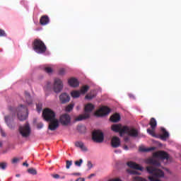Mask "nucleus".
Masks as SVG:
<instances>
[{"instance_id":"obj_23","label":"nucleus","mask_w":181,"mask_h":181,"mask_svg":"<svg viewBox=\"0 0 181 181\" xmlns=\"http://www.w3.org/2000/svg\"><path fill=\"white\" fill-rule=\"evenodd\" d=\"M25 103L30 105L32 104V97L30 96V93L28 91H25Z\"/></svg>"},{"instance_id":"obj_51","label":"nucleus","mask_w":181,"mask_h":181,"mask_svg":"<svg viewBox=\"0 0 181 181\" xmlns=\"http://www.w3.org/2000/svg\"><path fill=\"white\" fill-rule=\"evenodd\" d=\"M123 148L124 149V151H128V149H129L128 146H127V145L123 146Z\"/></svg>"},{"instance_id":"obj_6","label":"nucleus","mask_w":181,"mask_h":181,"mask_svg":"<svg viewBox=\"0 0 181 181\" xmlns=\"http://www.w3.org/2000/svg\"><path fill=\"white\" fill-rule=\"evenodd\" d=\"M42 117L45 121L56 119V113L52 109L46 108L42 112Z\"/></svg>"},{"instance_id":"obj_55","label":"nucleus","mask_w":181,"mask_h":181,"mask_svg":"<svg viewBox=\"0 0 181 181\" xmlns=\"http://www.w3.org/2000/svg\"><path fill=\"white\" fill-rule=\"evenodd\" d=\"M16 177H21V175H20V174H16Z\"/></svg>"},{"instance_id":"obj_27","label":"nucleus","mask_w":181,"mask_h":181,"mask_svg":"<svg viewBox=\"0 0 181 181\" xmlns=\"http://www.w3.org/2000/svg\"><path fill=\"white\" fill-rule=\"evenodd\" d=\"M149 125H151V129H155V128H156V119H155V118L152 117L150 120V123Z\"/></svg>"},{"instance_id":"obj_8","label":"nucleus","mask_w":181,"mask_h":181,"mask_svg":"<svg viewBox=\"0 0 181 181\" xmlns=\"http://www.w3.org/2000/svg\"><path fill=\"white\" fill-rule=\"evenodd\" d=\"M92 139L94 142L101 144L104 141V133L100 130H95L92 134Z\"/></svg>"},{"instance_id":"obj_38","label":"nucleus","mask_w":181,"mask_h":181,"mask_svg":"<svg viewBox=\"0 0 181 181\" xmlns=\"http://www.w3.org/2000/svg\"><path fill=\"white\" fill-rule=\"evenodd\" d=\"M64 74H66V69H59V76H64Z\"/></svg>"},{"instance_id":"obj_48","label":"nucleus","mask_w":181,"mask_h":181,"mask_svg":"<svg viewBox=\"0 0 181 181\" xmlns=\"http://www.w3.org/2000/svg\"><path fill=\"white\" fill-rule=\"evenodd\" d=\"M93 176H95V174H90V175L88 177V179H91V177H93Z\"/></svg>"},{"instance_id":"obj_30","label":"nucleus","mask_w":181,"mask_h":181,"mask_svg":"<svg viewBox=\"0 0 181 181\" xmlns=\"http://www.w3.org/2000/svg\"><path fill=\"white\" fill-rule=\"evenodd\" d=\"M73 108H74V104L71 103V104L68 105L66 107V112H70V111H71V110H73Z\"/></svg>"},{"instance_id":"obj_52","label":"nucleus","mask_w":181,"mask_h":181,"mask_svg":"<svg viewBox=\"0 0 181 181\" xmlns=\"http://www.w3.org/2000/svg\"><path fill=\"white\" fill-rule=\"evenodd\" d=\"M129 141V137H124V142H128Z\"/></svg>"},{"instance_id":"obj_17","label":"nucleus","mask_w":181,"mask_h":181,"mask_svg":"<svg viewBox=\"0 0 181 181\" xmlns=\"http://www.w3.org/2000/svg\"><path fill=\"white\" fill-rule=\"evenodd\" d=\"M160 131L162 134L160 135V139H161V141H166V139L169 138V132L166 131V129H165V127H161Z\"/></svg>"},{"instance_id":"obj_29","label":"nucleus","mask_w":181,"mask_h":181,"mask_svg":"<svg viewBox=\"0 0 181 181\" xmlns=\"http://www.w3.org/2000/svg\"><path fill=\"white\" fill-rule=\"evenodd\" d=\"M28 173H30V175H37V171L35 168H29L28 170Z\"/></svg>"},{"instance_id":"obj_7","label":"nucleus","mask_w":181,"mask_h":181,"mask_svg":"<svg viewBox=\"0 0 181 181\" xmlns=\"http://www.w3.org/2000/svg\"><path fill=\"white\" fill-rule=\"evenodd\" d=\"M18 131L23 138H29L30 136V126L26 123L24 126H20Z\"/></svg>"},{"instance_id":"obj_39","label":"nucleus","mask_w":181,"mask_h":181,"mask_svg":"<svg viewBox=\"0 0 181 181\" xmlns=\"http://www.w3.org/2000/svg\"><path fill=\"white\" fill-rule=\"evenodd\" d=\"M0 168L5 170L6 169V163H0Z\"/></svg>"},{"instance_id":"obj_40","label":"nucleus","mask_w":181,"mask_h":181,"mask_svg":"<svg viewBox=\"0 0 181 181\" xmlns=\"http://www.w3.org/2000/svg\"><path fill=\"white\" fill-rule=\"evenodd\" d=\"M37 128L38 129H42V128H43V123H42V122L38 123V124H37Z\"/></svg>"},{"instance_id":"obj_50","label":"nucleus","mask_w":181,"mask_h":181,"mask_svg":"<svg viewBox=\"0 0 181 181\" xmlns=\"http://www.w3.org/2000/svg\"><path fill=\"white\" fill-rule=\"evenodd\" d=\"M76 181H86L84 178H78Z\"/></svg>"},{"instance_id":"obj_45","label":"nucleus","mask_w":181,"mask_h":181,"mask_svg":"<svg viewBox=\"0 0 181 181\" xmlns=\"http://www.w3.org/2000/svg\"><path fill=\"white\" fill-rule=\"evenodd\" d=\"M71 176H81V173H74L70 174Z\"/></svg>"},{"instance_id":"obj_13","label":"nucleus","mask_w":181,"mask_h":181,"mask_svg":"<svg viewBox=\"0 0 181 181\" xmlns=\"http://www.w3.org/2000/svg\"><path fill=\"white\" fill-rule=\"evenodd\" d=\"M49 122L48 129L49 131H56L59 128V119H53L52 120H48Z\"/></svg>"},{"instance_id":"obj_16","label":"nucleus","mask_w":181,"mask_h":181,"mask_svg":"<svg viewBox=\"0 0 181 181\" xmlns=\"http://www.w3.org/2000/svg\"><path fill=\"white\" fill-rule=\"evenodd\" d=\"M112 148H118L121 145V140L119 137L113 136L111 141Z\"/></svg>"},{"instance_id":"obj_26","label":"nucleus","mask_w":181,"mask_h":181,"mask_svg":"<svg viewBox=\"0 0 181 181\" xmlns=\"http://www.w3.org/2000/svg\"><path fill=\"white\" fill-rule=\"evenodd\" d=\"M80 90H73L71 92V95L73 98H78V97H80Z\"/></svg>"},{"instance_id":"obj_35","label":"nucleus","mask_w":181,"mask_h":181,"mask_svg":"<svg viewBox=\"0 0 181 181\" xmlns=\"http://www.w3.org/2000/svg\"><path fill=\"white\" fill-rule=\"evenodd\" d=\"M83 164V159H79V160H76L75 161V165L78 166V168H80V166H81V165Z\"/></svg>"},{"instance_id":"obj_31","label":"nucleus","mask_w":181,"mask_h":181,"mask_svg":"<svg viewBox=\"0 0 181 181\" xmlns=\"http://www.w3.org/2000/svg\"><path fill=\"white\" fill-rule=\"evenodd\" d=\"M147 132L149 134V135H151V136H156V134H155V129H147Z\"/></svg>"},{"instance_id":"obj_18","label":"nucleus","mask_w":181,"mask_h":181,"mask_svg":"<svg viewBox=\"0 0 181 181\" xmlns=\"http://www.w3.org/2000/svg\"><path fill=\"white\" fill-rule=\"evenodd\" d=\"M68 83L71 87H78L80 86V82L76 78H71L68 80Z\"/></svg>"},{"instance_id":"obj_25","label":"nucleus","mask_w":181,"mask_h":181,"mask_svg":"<svg viewBox=\"0 0 181 181\" xmlns=\"http://www.w3.org/2000/svg\"><path fill=\"white\" fill-rule=\"evenodd\" d=\"M156 148L155 147H150V148H145V147H140L139 151L140 152H152V151H155Z\"/></svg>"},{"instance_id":"obj_32","label":"nucleus","mask_w":181,"mask_h":181,"mask_svg":"<svg viewBox=\"0 0 181 181\" xmlns=\"http://www.w3.org/2000/svg\"><path fill=\"white\" fill-rule=\"evenodd\" d=\"M45 73H47V74H52L53 73V69L52 67L47 66L44 69Z\"/></svg>"},{"instance_id":"obj_10","label":"nucleus","mask_w":181,"mask_h":181,"mask_svg":"<svg viewBox=\"0 0 181 181\" xmlns=\"http://www.w3.org/2000/svg\"><path fill=\"white\" fill-rule=\"evenodd\" d=\"M110 112H111V109H110L108 107L105 106L97 110L95 112V115L96 117H105V115H108Z\"/></svg>"},{"instance_id":"obj_11","label":"nucleus","mask_w":181,"mask_h":181,"mask_svg":"<svg viewBox=\"0 0 181 181\" xmlns=\"http://www.w3.org/2000/svg\"><path fill=\"white\" fill-rule=\"evenodd\" d=\"M153 158H156L157 159H162L163 160H168L169 159V154L163 151H159L157 152L153 153Z\"/></svg>"},{"instance_id":"obj_46","label":"nucleus","mask_w":181,"mask_h":181,"mask_svg":"<svg viewBox=\"0 0 181 181\" xmlns=\"http://www.w3.org/2000/svg\"><path fill=\"white\" fill-rule=\"evenodd\" d=\"M52 177H54V179H59L60 177V175L58 174H55L52 175Z\"/></svg>"},{"instance_id":"obj_14","label":"nucleus","mask_w":181,"mask_h":181,"mask_svg":"<svg viewBox=\"0 0 181 181\" xmlns=\"http://www.w3.org/2000/svg\"><path fill=\"white\" fill-rule=\"evenodd\" d=\"M127 165L132 169H136V170H141V172L144 170V168L142 166L139 165V164H136L134 162L129 161L127 162Z\"/></svg>"},{"instance_id":"obj_42","label":"nucleus","mask_w":181,"mask_h":181,"mask_svg":"<svg viewBox=\"0 0 181 181\" xmlns=\"http://www.w3.org/2000/svg\"><path fill=\"white\" fill-rule=\"evenodd\" d=\"M87 166L89 170L90 169H91V168H93V163H91V161H88Z\"/></svg>"},{"instance_id":"obj_49","label":"nucleus","mask_w":181,"mask_h":181,"mask_svg":"<svg viewBox=\"0 0 181 181\" xmlns=\"http://www.w3.org/2000/svg\"><path fill=\"white\" fill-rule=\"evenodd\" d=\"M23 166H26V168L29 167V164H28V163H23Z\"/></svg>"},{"instance_id":"obj_41","label":"nucleus","mask_w":181,"mask_h":181,"mask_svg":"<svg viewBox=\"0 0 181 181\" xmlns=\"http://www.w3.org/2000/svg\"><path fill=\"white\" fill-rule=\"evenodd\" d=\"M129 173H131V175H141V173H138L136 170H131Z\"/></svg>"},{"instance_id":"obj_34","label":"nucleus","mask_w":181,"mask_h":181,"mask_svg":"<svg viewBox=\"0 0 181 181\" xmlns=\"http://www.w3.org/2000/svg\"><path fill=\"white\" fill-rule=\"evenodd\" d=\"M95 97V95H94V94L88 93L86 95L85 98L86 100H93V98H94Z\"/></svg>"},{"instance_id":"obj_12","label":"nucleus","mask_w":181,"mask_h":181,"mask_svg":"<svg viewBox=\"0 0 181 181\" xmlns=\"http://www.w3.org/2000/svg\"><path fill=\"white\" fill-rule=\"evenodd\" d=\"M59 122L62 124V125L67 126L70 122H71V117H70V115L65 113L64 115H62L59 117Z\"/></svg>"},{"instance_id":"obj_20","label":"nucleus","mask_w":181,"mask_h":181,"mask_svg":"<svg viewBox=\"0 0 181 181\" xmlns=\"http://www.w3.org/2000/svg\"><path fill=\"white\" fill-rule=\"evenodd\" d=\"M146 163L149 165H153V166H160V163L158 160L154 158H148L146 160Z\"/></svg>"},{"instance_id":"obj_28","label":"nucleus","mask_w":181,"mask_h":181,"mask_svg":"<svg viewBox=\"0 0 181 181\" xmlns=\"http://www.w3.org/2000/svg\"><path fill=\"white\" fill-rule=\"evenodd\" d=\"M89 88H90V87L88 86H82L79 93H81V94H86V93H87V91H88Z\"/></svg>"},{"instance_id":"obj_4","label":"nucleus","mask_w":181,"mask_h":181,"mask_svg":"<svg viewBox=\"0 0 181 181\" xmlns=\"http://www.w3.org/2000/svg\"><path fill=\"white\" fill-rule=\"evenodd\" d=\"M94 110V105L92 103H88L84 108L85 113L83 115H80L76 117L75 121H83V119H87L90 118V113Z\"/></svg>"},{"instance_id":"obj_1","label":"nucleus","mask_w":181,"mask_h":181,"mask_svg":"<svg viewBox=\"0 0 181 181\" xmlns=\"http://www.w3.org/2000/svg\"><path fill=\"white\" fill-rule=\"evenodd\" d=\"M112 131H114V132H119L120 136H122L124 134H127L129 136H132L133 138H136V136H138V130L128 126L113 124L112 125Z\"/></svg>"},{"instance_id":"obj_44","label":"nucleus","mask_w":181,"mask_h":181,"mask_svg":"<svg viewBox=\"0 0 181 181\" xmlns=\"http://www.w3.org/2000/svg\"><path fill=\"white\" fill-rule=\"evenodd\" d=\"M18 162H19V158H13L12 163H18Z\"/></svg>"},{"instance_id":"obj_47","label":"nucleus","mask_w":181,"mask_h":181,"mask_svg":"<svg viewBox=\"0 0 181 181\" xmlns=\"http://www.w3.org/2000/svg\"><path fill=\"white\" fill-rule=\"evenodd\" d=\"M109 181H121V179L119 178H114V179H111Z\"/></svg>"},{"instance_id":"obj_19","label":"nucleus","mask_w":181,"mask_h":181,"mask_svg":"<svg viewBox=\"0 0 181 181\" xmlns=\"http://www.w3.org/2000/svg\"><path fill=\"white\" fill-rule=\"evenodd\" d=\"M50 22V18H49L48 16H42L40 19V23L42 26H46V25H49Z\"/></svg>"},{"instance_id":"obj_57","label":"nucleus","mask_w":181,"mask_h":181,"mask_svg":"<svg viewBox=\"0 0 181 181\" xmlns=\"http://www.w3.org/2000/svg\"><path fill=\"white\" fill-rule=\"evenodd\" d=\"M50 86V82L47 83V87H49Z\"/></svg>"},{"instance_id":"obj_36","label":"nucleus","mask_w":181,"mask_h":181,"mask_svg":"<svg viewBox=\"0 0 181 181\" xmlns=\"http://www.w3.org/2000/svg\"><path fill=\"white\" fill-rule=\"evenodd\" d=\"M73 165V161L71 160H66V169H70V166Z\"/></svg>"},{"instance_id":"obj_37","label":"nucleus","mask_w":181,"mask_h":181,"mask_svg":"<svg viewBox=\"0 0 181 181\" xmlns=\"http://www.w3.org/2000/svg\"><path fill=\"white\" fill-rule=\"evenodd\" d=\"M77 130L79 132H83V131H85L86 130V127L84 126H78L77 127ZM82 130V131H81Z\"/></svg>"},{"instance_id":"obj_43","label":"nucleus","mask_w":181,"mask_h":181,"mask_svg":"<svg viewBox=\"0 0 181 181\" xmlns=\"http://www.w3.org/2000/svg\"><path fill=\"white\" fill-rule=\"evenodd\" d=\"M2 36H6V34L5 33V31L0 29V37Z\"/></svg>"},{"instance_id":"obj_53","label":"nucleus","mask_w":181,"mask_h":181,"mask_svg":"<svg viewBox=\"0 0 181 181\" xmlns=\"http://www.w3.org/2000/svg\"><path fill=\"white\" fill-rule=\"evenodd\" d=\"M129 95L130 98H135V96H134V95L129 94Z\"/></svg>"},{"instance_id":"obj_9","label":"nucleus","mask_w":181,"mask_h":181,"mask_svg":"<svg viewBox=\"0 0 181 181\" xmlns=\"http://www.w3.org/2000/svg\"><path fill=\"white\" fill-rule=\"evenodd\" d=\"M63 81L59 78H56L54 80V85H53V91L56 93L57 94H59V93H61V91L63 90Z\"/></svg>"},{"instance_id":"obj_54","label":"nucleus","mask_w":181,"mask_h":181,"mask_svg":"<svg viewBox=\"0 0 181 181\" xmlns=\"http://www.w3.org/2000/svg\"><path fill=\"white\" fill-rule=\"evenodd\" d=\"M1 135H2L3 136H6V135L5 134V133L4 132V131H1Z\"/></svg>"},{"instance_id":"obj_15","label":"nucleus","mask_w":181,"mask_h":181,"mask_svg":"<svg viewBox=\"0 0 181 181\" xmlns=\"http://www.w3.org/2000/svg\"><path fill=\"white\" fill-rule=\"evenodd\" d=\"M59 100L61 101L62 104H66L70 101V96L69 94L63 93L59 95Z\"/></svg>"},{"instance_id":"obj_56","label":"nucleus","mask_w":181,"mask_h":181,"mask_svg":"<svg viewBox=\"0 0 181 181\" xmlns=\"http://www.w3.org/2000/svg\"><path fill=\"white\" fill-rule=\"evenodd\" d=\"M76 110H80V106H77Z\"/></svg>"},{"instance_id":"obj_58","label":"nucleus","mask_w":181,"mask_h":181,"mask_svg":"<svg viewBox=\"0 0 181 181\" xmlns=\"http://www.w3.org/2000/svg\"><path fill=\"white\" fill-rule=\"evenodd\" d=\"M1 146H2V143L1 142H0V148H1Z\"/></svg>"},{"instance_id":"obj_5","label":"nucleus","mask_w":181,"mask_h":181,"mask_svg":"<svg viewBox=\"0 0 181 181\" xmlns=\"http://www.w3.org/2000/svg\"><path fill=\"white\" fill-rule=\"evenodd\" d=\"M17 117L19 121H25L28 118V107L25 105H21L17 108Z\"/></svg>"},{"instance_id":"obj_59","label":"nucleus","mask_w":181,"mask_h":181,"mask_svg":"<svg viewBox=\"0 0 181 181\" xmlns=\"http://www.w3.org/2000/svg\"><path fill=\"white\" fill-rule=\"evenodd\" d=\"M115 152H116V153H117V151H115Z\"/></svg>"},{"instance_id":"obj_2","label":"nucleus","mask_w":181,"mask_h":181,"mask_svg":"<svg viewBox=\"0 0 181 181\" xmlns=\"http://www.w3.org/2000/svg\"><path fill=\"white\" fill-rule=\"evenodd\" d=\"M146 170L150 175H153L148 177L150 181H162L158 179V177H163V176H165V173H163L162 170L158 169L153 166L146 167Z\"/></svg>"},{"instance_id":"obj_22","label":"nucleus","mask_w":181,"mask_h":181,"mask_svg":"<svg viewBox=\"0 0 181 181\" xmlns=\"http://www.w3.org/2000/svg\"><path fill=\"white\" fill-rule=\"evenodd\" d=\"M121 119V116L119 114L115 113L110 117V121L112 122H118Z\"/></svg>"},{"instance_id":"obj_3","label":"nucleus","mask_w":181,"mask_h":181,"mask_svg":"<svg viewBox=\"0 0 181 181\" xmlns=\"http://www.w3.org/2000/svg\"><path fill=\"white\" fill-rule=\"evenodd\" d=\"M33 49L35 50L36 53L38 54H43V53H46L47 50V47L45 42L39 39H35L33 42Z\"/></svg>"},{"instance_id":"obj_21","label":"nucleus","mask_w":181,"mask_h":181,"mask_svg":"<svg viewBox=\"0 0 181 181\" xmlns=\"http://www.w3.org/2000/svg\"><path fill=\"white\" fill-rule=\"evenodd\" d=\"M75 146H76V148H80V149H81V151H83L84 152H87V147L82 141H76L75 143Z\"/></svg>"},{"instance_id":"obj_33","label":"nucleus","mask_w":181,"mask_h":181,"mask_svg":"<svg viewBox=\"0 0 181 181\" xmlns=\"http://www.w3.org/2000/svg\"><path fill=\"white\" fill-rule=\"evenodd\" d=\"M133 181H147V180L143 177L136 176L133 177Z\"/></svg>"},{"instance_id":"obj_24","label":"nucleus","mask_w":181,"mask_h":181,"mask_svg":"<svg viewBox=\"0 0 181 181\" xmlns=\"http://www.w3.org/2000/svg\"><path fill=\"white\" fill-rule=\"evenodd\" d=\"M13 121V119L11 116H5V122H6L8 128H13V126L11 124Z\"/></svg>"}]
</instances>
